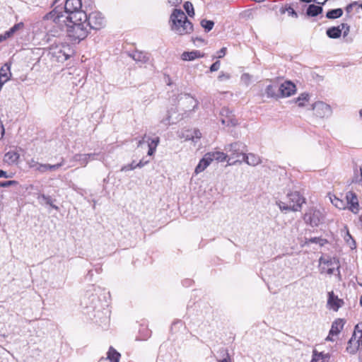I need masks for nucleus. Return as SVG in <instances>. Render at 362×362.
<instances>
[{"label":"nucleus","mask_w":362,"mask_h":362,"mask_svg":"<svg viewBox=\"0 0 362 362\" xmlns=\"http://www.w3.org/2000/svg\"><path fill=\"white\" fill-rule=\"evenodd\" d=\"M170 30L178 35H189L194 30L192 23L181 9L174 8L169 20Z\"/></svg>","instance_id":"f03ea898"},{"label":"nucleus","mask_w":362,"mask_h":362,"mask_svg":"<svg viewBox=\"0 0 362 362\" xmlns=\"http://www.w3.org/2000/svg\"><path fill=\"white\" fill-rule=\"evenodd\" d=\"M11 76V66L8 63H6L0 69V90L4 84L10 80Z\"/></svg>","instance_id":"f8f14e48"},{"label":"nucleus","mask_w":362,"mask_h":362,"mask_svg":"<svg viewBox=\"0 0 362 362\" xmlns=\"http://www.w3.org/2000/svg\"><path fill=\"white\" fill-rule=\"evenodd\" d=\"M183 7H184V9L185 10V11L187 12V15L189 17H194V6L191 2H189V1L185 2Z\"/></svg>","instance_id":"c9c22d12"},{"label":"nucleus","mask_w":362,"mask_h":362,"mask_svg":"<svg viewBox=\"0 0 362 362\" xmlns=\"http://www.w3.org/2000/svg\"><path fill=\"white\" fill-rule=\"evenodd\" d=\"M17 182L15 180H8L4 182H0V187H8L11 185H16Z\"/></svg>","instance_id":"37998d69"},{"label":"nucleus","mask_w":362,"mask_h":362,"mask_svg":"<svg viewBox=\"0 0 362 362\" xmlns=\"http://www.w3.org/2000/svg\"><path fill=\"white\" fill-rule=\"evenodd\" d=\"M200 25L204 29V30L208 33L213 29L214 26V22L211 20L202 19L200 22Z\"/></svg>","instance_id":"7c9ffc66"},{"label":"nucleus","mask_w":362,"mask_h":362,"mask_svg":"<svg viewBox=\"0 0 362 362\" xmlns=\"http://www.w3.org/2000/svg\"><path fill=\"white\" fill-rule=\"evenodd\" d=\"M313 110L314 114L320 117H327L332 114L331 107L322 101H317L313 105Z\"/></svg>","instance_id":"6e6552de"},{"label":"nucleus","mask_w":362,"mask_h":362,"mask_svg":"<svg viewBox=\"0 0 362 362\" xmlns=\"http://www.w3.org/2000/svg\"><path fill=\"white\" fill-rule=\"evenodd\" d=\"M95 153L76 154L73 156V160L77 161L81 166H86L90 160H95Z\"/></svg>","instance_id":"ddd939ff"},{"label":"nucleus","mask_w":362,"mask_h":362,"mask_svg":"<svg viewBox=\"0 0 362 362\" xmlns=\"http://www.w3.org/2000/svg\"><path fill=\"white\" fill-rule=\"evenodd\" d=\"M203 56L204 54H201L199 51L193 50L192 52H184L182 54L181 58L184 61H192Z\"/></svg>","instance_id":"aec40b11"},{"label":"nucleus","mask_w":362,"mask_h":362,"mask_svg":"<svg viewBox=\"0 0 362 362\" xmlns=\"http://www.w3.org/2000/svg\"><path fill=\"white\" fill-rule=\"evenodd\" d=\"M359 340H356V338L351 337V338L348 341V346L346 347V351L350 354H355L359 346Z\"/></svg>","instance_id":"393cba45"},{"label":"nucleus","mask_w":362,"mask_h":362,"mask_svg":"<svg viewBox=\"0 0 362 362\" xmlns=\"http://www.w3.org/2000/svg\"><path fill=\"white\" fill-rule=\"evenodd\" d=\"M309 242L313 243H319L320 245H322L324 244L325 240L320 238H313L309 240Z\"/></svg>","instance_id":"8fccbe9b"},{"label":"nucleus","mask_w":362,"mask_h":362,"mask_svg":"<svg viewBox=\"0 0 362 362\" xmlns=\"http://www.w3.org/2000/svg\"><path fill=\"white\" fill-rule=\"evenodd\" d=\"M132 57L136 62L141 63V64L146 63L149 59L147 54L139 51L133 52Z\"/></svg>","instance_id":"412c9836"},{"label":"nucleus","mask_w":362,"mask_h":362,"mask_svg":"<svg viewBox=\"0 0 362 362\" xmlns=\"http://www.w3.org/2000/svg\"><path fill=\"white\" fill-rule=\"evenodd\" d=\"M318 4H324L327 0H324L323 1H320L319 0H315Z\"/></svg>","instance_id":"e2e57ef3"},{"label":"nucleus","mask_w":362,"mask_h":362,"mask_svg":"<svg viewBox=\"0 0 362 362\" xmlns=\"http://www.w3.org/2000/svg\"><path fill=\"white\" fill-rule=\"evenodd\" d=\"M62 28L58 26L59 29L66 26L68 37L75 42H79L85 39L90 31L86 20L66 19V23H62Z\"/></svg>","instance_id":"7ed1b4c3"},{"label":"nucleus","mask_w":362,"mask_h":362,"mask_svg":"<svg viewBox=\"0 0 362 362\" xmlns=\"http://www.w3.org/2000/svg\"><path fill=\"white\" fill-rule=\"evenodd\" d=\"M344 322L341 319H338L335 320L332 325L331 329L329 331V334L337 335L340 331L344 327Z\"/></svg>","instance_id":"5701e85b"},{"label":"nucleus","mask_w":362,"mask_h":362,"mask_svg":"<svg viewBox=\"0 0 362 362\" xmlns=\"http://www.w3.org/2000/svg\"><path fill=\"white\" fill-rule=\"evenodd\" d=\"M209 158H211V161L216 160L219 162L224 161L226 158L227 155L224 153L223 152L221 151H213V152H209L206 153Z\"/></svg>","instance_id":"4be33fe9"},{"label":"nucleus","mask_w":362,"mask_h":362,"mask_svg":"<svg viewBox=\"0 0 362 362\" xmlns=\"http://www.w3.org/2000/svg\"><path fill=\"white\" fill-rule=\"evenodd\" d=\"M178 136L180 139H185L186 141L192 140L196 142L197 139H199L202 137V133L199 129H183L178 132Z\"/></svg>","instance_id":"1a4fd4ad"},{"label":"nucleus","mask_w":362,"mask_h":362,"mask_svg":"<svg viewBox=\"0 0 362 362\" xmlns=\"http://www.w3.org/2000/svg\"><path fill=\"white\" fill-rule=\"evenodd\" d=\"M341 30L340 26L332 27L327 30V35L329 37L336 39L341 36Z\"/></svg>","instance_id":"bb28decb"},{"label":"nucleus","mask_w":362,"mask_h":362,"mask_svg":"<svg viewBox=\"0 0 362 362\" xmlns=\"http://www.w3.org/2000/svg\"><path fill=\"white\" fill-rule=\"evenodd\" d=\"M357 5H358V2H356V1H354V2L347 5L346 7V11L347 12V13H351L353 11V8L354 7H356Z\"/></svg>","instance_id":"de8ad7c7"},{"label":"nucleus","mask_w":362,"mask_h":362,"mask_svg":"<svg viewBox=\"0 0 362 362\" xmlns=\"http://www.w3.org/2000/svg\"><path fill=\"white\" fill-rule=\"evenodd\" d=\"M160 139L158 137H156L154 139H152L150 142L148 144V156H152L156 150V148L159 144Z\"/></svg>","instance_id":"cd10ccee"},{"label":"nucleus","mask_w":362,"mask_h":362,"mask_svg":"<svg viewBox=\"0 0 362 362\" xmlns=\"http://www.w3.org/2000/svg\"><path fill=\"white\" fill-rule=\"evenodd\" d=\"M281 97H289L296 92V86L291 81H285L278 88Z\"/></svg>","instance_id":"9b49d317"},{"label":"nucleus","mask_w":362,"mask_h":362,"mask_svg":"<svg viewBox=\"0 0 362 362\" xmlns=\"http://www.w3.org/2000/svg\"><path fill=\"white\" fill-rule=\"evenodd\" d=\"M41 163H39L34 159H31L28 162V165L30 168H33L35 170L39 172V166Z\"/></svg>","instance_id":"a19ab883"},{"label":"nucleus","mask_w":362,"mask_h":362,"mask_svg":"<svg viewBox=\"0 0 362 362\" xmlns=\"http://www.w3.org/2000/svg\"><path fill=\"white\" fill-rule=\"evenodd\" d=\"M64 59H67L69 58V55L64 53Z\"/></svg>","instance_id":"69168bd1"},{"label":"nucleus","mask_w":362,"mask_h":362,"mask_svg":"<svg viewBox=\"0 0 362 362\" xmlns=\"http://www.w3.org/2000/svg\"><path fill=\"white\" fill-rule=\"evenodd\" d=\"M322 12V7L315 4H310L306 11L309 16L315 17Z\"/></svg>","instance_id":"a878e982"},{"label":"nucleus","mask_w":362,"mask_h":362,"mask_svg":"<svg viewBox=\"0 0 362 362\" xmlns=\"http://www.w3.org/2000/svg\"><path fill=\"white\" fill-rule=\"evenodd\" d=\"M220 115L221 116V118L228 119L230 117L233 115V113L232 111H230L228 108L223 107L220 112Z\"/></svg>","instance_id":"ea45409f"},{"label":"nucleus","mask_w":362,"mask_h":362,"mask_svg":"<svg viewBox=\"0 0 362 362\" xmlns=\"http://www.w3.org/2000/svg\"><path fill=\"white\" fill-rule=\"evenodd\" d=\"M252 79V76L249 74H243L241 76V81L245 83V85H248Z\"/></svg>","instance_id":"79ce46f5"},{"label":"nucleus","mask_w":362,"mask_h":362,"mask_svg":"<svg viewBox=\"0 0 362 362\" xmlns=\"http://www.w3.org/2000/svg\"><path fill=\"white\" fill-rule=\"evenodd\" d=\"M343 15L341 8L332 9L327 11L326 17L329 19H335L341 17Z\"/></svg>","instance_id":"c756f323"},{"label":"nucleus","mask_w":362,"mask_h":362,"mask_svg":"<svg viewBox=\"0 0 362 362\" xmlns=\"http://www.w3.org/2000/svg\"><path fill=\"white\" fill-rule=\"evenodd\" d=\"M20 158L18 153L14 151H10L4 155V160L5 163L13 165L18 162Z\"/></svg>","instance_id":"6ab92c4d"},{"label":"nucleus","mask_w":362,"mask_h":362,"mask_svg":"<svg viewBox=\"0 0 362 362\" xmlns=\"http://www.w3.org/2000/svg\"><path fill=\"white\" fill-rule=\"evenodd\" d=\"M360 338H361V344H362V332H361V334Z\"/></svg>","instance_id":"774afa93"},{"label":"nucleus","mask_w":362,"mask_h":362,"mask_svg":"<svg viewBox=\"0 0 362 362\" xmlns=\"http://www.w3.org/2000/svg\"><path fill=\"white\" fill-rule=\"evenodd\" d=\"M136 168V164L134 163V162L133 161L132 163L130 164H128V165H124L122 168H121V171H129V170H132L134 169H135Z\"/></svg>","instance_id":"c03bdc74"},{"label":"nucleus","mask_w":362,"mask_h":362,"mask_svg":"<svg viewBox=\"0 0 362 362\" xmlns=\"http://www.w3.org/2000/svg\"><path fill=\"white\" fill-rule=\"evenodd\" d=\"M38 199H42L45 202V204L49 205L52 208L54 209L55 210H59V207L52 203V199L49 196H46L45 194H40L38 197Z\"/></svg>","instance_id":"72a5a7b5"},{"label":"nucleus","mask_w":362,"mask_h":362,"mask_svg":"<svg viewBox=\"0 0 362 362\" xmlns=\"http://www.w3.org/2000/svg\"><path fill=\"white\" fill-rule=\"evenodd\" d=\"M334 267H330L327 269V273L329 274H332L334 273Z\"/></svg>","instance_id":"680f3d73"},{"label":"nucleus","mask_w":362,"mask_h":362,"mask_svg":"<svg viewBox=\"0 0 362 362\" xmlns=\"http://www.w3.org/2000/svg\"><path fill=\"white\" fill-rule=\"evenodd\" d=\"M120 354L115 349L110 347L107 352V357L106 358H101L98 362H119Z\"/></svg>","instance_id":"dca6fc26"},{"label":"nucleus","mask_w":362,"mask_h":362,"mask_svg":"<svg viewBox=\"0 0 362 362\" xmlns=\"http://www.w3.org/2000/svg\"><path fill=\"white\" fill-rule=\"evenodd\" d=\"M11 36L12 35H11L8 30L6 31L4 34L0 35V42L6 40Z\"/></svg>","instance_id":"3c124183"},{"label":"nucleus","mask_w":362,"mask_h":362,"mask_svg":"<svg viewBox=\"0 0 362 362\" xmlns=\"http://www.w3.org/2000/svg\"><path fill=\"white\" fill-rule=\"evenodd\" d=\"M344 238L351 249L353 250L356 248V242L348 230L346 231Z\"/></svg>","instance_id":"473e14b6"},{"label":"nucleus","mask_w":362,"mask_h":362,"mask_svg":"<svg viewBox=\"0 0 362 362\" xmlns=\"http://www.w3.org/2000/svg\"><path fill=\"white\" fill-rule=\"evenodd\" d=\"M331 202L338 209H344L346 208V202L342 199H339L338 197L333 196L329 197Z\"/></svg>","instance_id":"c85d7f7f"},{"label":"nucleus","mask_w":362,"mask_h":362,"mask_svg":"<svg viewBox=\"0 0 362 362\" xmlns=\"http://www.w3.org/2000/svg\"><path fill=\"white\" fill-rule=\"evenodd\" d=\"M227 355V357L222 359V360H219L218 362H230V358L229 357V355L228 354H226Z\"/></svg>","instance_id":"052dcab7"},{"label":"nucleus","mask_w":362,"mask_h":362,"mask_svg":"<svg viewBox=\"0 0 362 362\" xmlns=\"http://www.w3.org/2000/svg\"><path fill=\"white\" fill-rule=\"evenodd\" d=\"M328 305L334 310H337L343 304L342 300L339 299L337 296H334L333 291L328 293Z\"/></svg>","instance_id":"4468645a"},{"label":"nucleus","mask_w":362,"mask_h":362,"mask_svg":"<svg viewBox=\"0 0 362 362\" xmlns=\"http://www.w3.org/2000/svg\"><path fill=\"white\" fill-rule=\"evenodd\" d=\"M149 163V160H144V159L141 160L138 163L136 164V168H142Z\"/></svg>","instance_id":"5fc2aeb1"},{"label":"nucleus","mask_w":362,"mask_h":362,"mask_svg":"<svg viewBox=\"0 0 362 362\" xmlns=\"http://www.w3.org/2000/svg\"><path fill=\"white\" fill-rule=\"evenodd\" d=\"M324 216L320 210L310 209L304 215V221L312 227L318 226L323 222Z\"/></svg>","instance_id":"423d86ee"},{"label":"nucleus","mask_w":362,"mask_h":362,"mask_svg":"<svg viewBox=\"0 0 362 362\" xmlns=\"http://www.w3.org/2000/svg\"><path fill=\"white\" fill-rule=\"evenodd\" d=\"M328 358L327 354H323L322 353H318L316 350L313 351V358L310 362H317L320 359L325 360Z\"/></svg>","instance_id":"f704fd0d"},{"label":"nucleus","mask_w":362,"mask_h":362,"mask_svg":"<svg viewBox=\"0 0 362 362\" xmlns=\"http://www.w3.org/2000/svg\"><path fill=\"white\" fill-rule=\"evenodd\" d=\"M230 78V76L229 74H224V73H221L219 76H218V79L220 81H223V80H227Z\"/></svg>","instance_id":"6e6d98bb"},{"label":"nucleus","mask_w":362,"mask_h":362,"mask_svg":"<svg viewBox=\"0 0 362 362\" xmlns=\"http://www.w3.org/2000/svg\"><path fill=\"white\" fill-rule=\"evenodd\" d=\"M221 121L223 125L235 127L238 124V121L235 118H234L233 115L231 117H230L228 119L221 118Z\"/></svg>","instance_id":"2f4dec72"},{"label":"nucleus","mask_w":362,"mask_h":362,"mask_svg":"<svg viewBox=\"0 0 362 362\" xmlns=\"http://www.w3.org/2000/svg\"><path fill=\"white\" fill-rule=\"evenodd\" d=\"M225 150L230 153L229 160L235 159L233 163H242V160H240L239 158H243V155H245V152L247 151L246 146L239 141L229 144L225 148Z\"/></svg>","instance_id":"39448f33"},{"label":"nucleus","mask_w":362,"mask_h":362,"mask_svg":"<svg viewBox=\"0 0 362 362\" xmlns=\"http://www.w3.org/2000/svg\"><path fill=\"white\" fill-rule=\"evenodd\" d=\"M211 158H209L207 155L205 154L195 168L194 174L198 175L203 172L211 164Z\"/></svg>","instance_id":"a211bd4d"},{"label":"nucleus","mask_w":362,"mask_h":362,"mask_svg":"<svg viewBox=\"0 0 362 362\" xmlns=\"http://www.w3.org/2000/svg\"><path fill=\"white\" fill-rule=\"evenodd\" d=\"M147 138L146 135H144L142 139L139 140L137 143V147H141L142 144L146 142V139Z\"/></svg>","instance_id":"bf43d9fd"},{"label":"nucleus","mask_w":362,"mask_h":362,"mask_svg":"<svg viewBox=\"0 0 362 362\" xmlns=\"http://www.w3.org/2000/svg\"><path fill=\"white\" fill-rule=\"evenodd\" d=\"M304 202L305 199L300 196L299 192H293L287 194L286 202L279 201L276 204L281 211H298L301 209Z\"/></svg>","instance_id":"20e7f679"},{"label":"nucleus","mask_w":362,"mask_h":362,"mask_svg":"<svg viewBox=\"0 0 362 362\" xmlns=\"http://www.w3.org/2000/svg\"><path fill=\"white\" fill-rule=\"evenodd\" d=\"M324 263H325V262H324ZM326 264H328V266H331V265H332V264H333V262H332V260L327 261V262H326Z\"/></svg>","instance_id":"0e129e2a"},{"label":"nucleus","mask_w":362,"mask_h":362,"mask_svg":"<svg viewBox=\"0 0 362 362\" xmlns=\"http://www.w3.org/2000/svg\"><path fill=\"white\" fill-rule=\"evenodd\" d=\"M81 0H66L64 4V10L66 16L54 9L45 17L47 23H54L61 28L62 23H66V19L86 20V13L81 10Z\"/></svg>","instance_id":"f257e3e1"},{"label":"nucleus","mask_w":362,"mask_h":362,"mask_svg":"<svg viewBox=\"0 0 362 362\" xmlns=\"http://www.w3.org/2000/svg\"><path fill=\"white\" fill-rule=\"evenodd\" d=\"M360 304H361V305L362 307V295H361V299H360Z\"/></svg>","instance_id":"338daca9"},{"label":"nucleus","mask_w":362,"mask_h":362,"mask_svg":"<svg viewBox=\"0 0 362 362\" xmlns=\"http://www.w3.org/2000/svg\"><path fill=\"white\" fill-rule=\"evenodd\" d=\"M242 161H245L247 165L256 166L261 163L260 157L253 153L243 155Z\"/></svg>","instance_id":"2eb2a0df"},{"label":"nucleus","mask_w":362,"mask_h":362,"mask_svg":"<svg viewBox=\"0 0 362 362\" xmlns=\"http://www.w3.org/2000/svg\"><path fill=\"white\" fill-rule=\"evenodd\" d=\"M220 65H221L220 62L216 61L211 66L210 71L212 72L218 71L220 68Z\"/></svg>","instance_id":"09e8293b"},{"label":"nucleus","mask_w":362,"mask_h":362,"mask_svg":"<svg viewBox=\"0 0 362 362\" xmlns=\"http://www.w3.org/2000/svg\"><path fill=\"white\" fill-rule=\"evenodd\" d=\"M309 95L307 93H302L297 99L299 106H304L305 102L308 100Z\"/></svg>","instance_id":"4c0bfd02"},{"label":"nucleus","mask_w":362,"mask_h":362,"mask_svg":"<svg viewBox=\"0 0 362 362\" xmlns=\"http://www.w3.org/2000/svg\"><path fill=\"white\" fill-rule=\"evenodd\" d=\"M226 53V47H223L221 48L218 52V56L217 57L218 58H222L225 56Z\"/></svg>","instance_id":"864d4df0"},{"label":"nucleus","mask_w":362,"mask_h":362,"mask_svg":"<svg viewBox=\"0 0 362 362\" xmlns=\"http://www.w3.org/2000/svg\"><path fill=\"white\" fill-rule=\"evenodd\" d=\"M276 88L277 87L276 86H273V85L267 86L266 88V93H267V96L270 97V98H274V97L277 96L278 95L276 93Z\"/></svg>","instance_id":"e433bc0d"},{"label":"nucleus","mask_w":362,"mask_h":362,"mask_svg":"<svg viewBox=\"0 0 362 362\" xmlns=\"http://www.w3.org/2000/svg\"><path fill=\"white\" fill-rule=\"evenodd\" d=\"M339 26L341 27V28H340L341 31L344 30V36H346L350 30L349 25L346 23H341Z\"/></svg>","instance_id":"49530a36"},{"label":"nucleus","mask_w":362,"mask_h":362,"mask_svg":"<svg viewBox=\"0 0 362 362\" xmlns=\"http://www.w3.org/2000/svg\"><path fill=\"white\" fill-rule=\"evenodd\" d=\"M180 101L182 103L189 104L188 106L186 107L189 110H194V108L197 106L198 102L189 94H184L181 96Z\"/></svg>","instance_id":"f3484780"},{"label":"nucleus","mask_w":362,"mask_h":362,"mask_svg":"<svg viewBox=\"0 0 362 362\" xmlns=\"http://www.w3.org/2000/svg\"><path fill=\"white\" fill-rule=\"evenodd\" d=\"M0 177L8 178L11 177V176L8 175L6 171L0 170Z\"/></svg>","instance_id":"13d9d810"},{"label":"nucleus","mask_w":362,"mask_h":362,"mask_svg":"<svg viewBox=\"0 0 362 362\" xmlns=\"http://www.w3.org/2000/svg\"><path fill=\"white\" fill-rule=\"evenodd\" d=\"M285 9L288 13L289 15H291V16H293L295 18L298 17L297 13L295 11L293 7L291 6V5L286 6Z\"/></svg>","instance_id":"a18cd8bd"},{"label":"nucleus","mask_w":362,"mask_h":362,"mask_svg":"<svg viewBox=\"0 0 362 362\" xmlns=\"http://www.w3.org/2000/svg\"><path fill=\"white\" fill-rule=\"evenodd\" d=\"M64 165V159L62 158V162L55 165L50 164H40L39 166V172L45 173L47 170H56Z\"/></svg>","instance_id":"b1692460"},{"label":"nucleus","mask_w":362,"mask_h":362,"mask_svg":"<svg viewBox=\"0 0 362 362\" xmlns=\"http://www.w3.org/2000/svg\"><path fill=\"white\" fill-rule=\"evenodd\" d=\"M86 23L88 24L89 30H98L104 25L105 21L102 14L99 12H93L86 16Z\"/></svg>","instance_id":"0eeeda50"},{"label":"nucleus","mask_w":362,"mask_h":362,"mask_svg":"<svg viewBox=\"0 0 362 362\" xmlns=\"http://www.w3.org/2000/svg\"><path fill=\"white\" fill-rule=\"evenodd\" d=\"M182 0H168V2L172 6H177L181 3Z\"/></svg>","instance_id":"4d7b16f0"},{"label":"nucleus","mask_w":362,"mask_h":362,"mask_svg":"<svg viewBox=\"0 0 362 362\" xmlns=\"http://www.w3.org/2000/svg\"><path fill=\"white\" fill-rule=\"evenodd\" d=\"M346 206L354 214H357L359 211V204L357 196L352 192H348L346 194Z\"/></svg>","instance_id":"9d476101"},{"label":"nucleus","mask_w":362,"mask_h":362,"mask_svg":"<svg viewBox=\"0 0 362 362\" xmlns=\"http://www.w3.org/2000/svg\"><path fill=\"white\" fill-rule=\"evenodd\" d=\"M24 27V24L23 23L21 22V23H16L15 24L12 28H11L8 31L9 33H11V35L13 36V34L19 30H21L23 29V28Z\"/></svg>","instance_id":"58836bf2"},{"label":"nucleus","mask_w":362,"mask_h":362,"mask_svg":"<svg viewBox=\"0 0 362 362\" xmlns=\"http://www.w3.org/2000/svg\"><path fill=\"white\" fill-rule=\"evenodd\" d=\"M356 332H358V333H360L361 334V332H362V324H357L355 326L354 332V334L352 335V337L354 338H355Z\"/></svg>","instance_id":"603ef678"}]
</instances>
